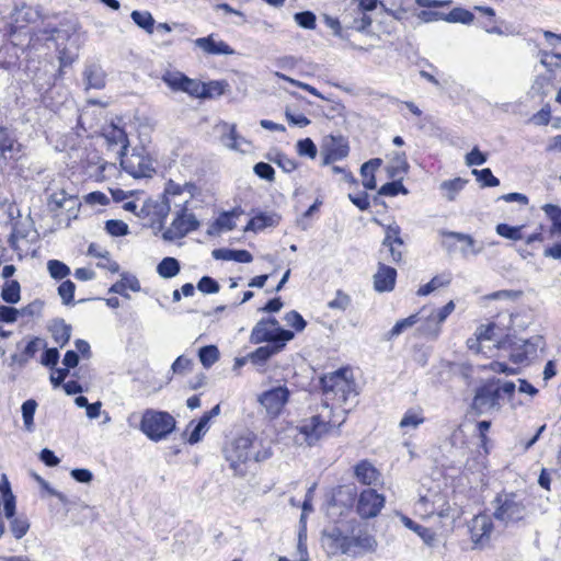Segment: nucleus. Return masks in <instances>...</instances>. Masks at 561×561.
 I'll return each mask as SVG.
<instances>
[{
    "instance_id": "9",
    "label": "nucleus",
    "mask_w": 561,
    "mask_h": 561,
    "mask_svg": "<svg viewBox=\"0 0 561 561\" xmlns=\"http://www.w3.org/2000/svg\"><path fill=\"white\" fill-rule=\"evenodd\" d=\"M289 399V390L285 386H278L264 391L259 396V402L272 419L278 416Z\"/></svg>"
},
{
    "instance_id": "44",
    "label": "nucleus",
    "mask_w": 561,
    "mask_h": 561,
    "mask_svg": "<svg viewBox=\"0 0 561 561\" xmlns=\"http://www.w3.org/2000/svg\"><path fill=\"white\" fill-rule=\"evenodd\" d=\"M542 209L552 221V230L561 233V207L552 204H546Z\"/></svg>"
},
{
    "instance_id": "4",
    "label": "nucleus",
    "mask_w": 561,
    "mask_h": 561,
    "mask_svg": "<svg viewBox=\"0 0 561 561\" xmlns=\"http://www.w3.org/2000/svg\"><path fill=\"white\" fill-rule=\"evenodd\" d=\"M140 431L151 440L168 437L175 428V420L168 412L147 409L141 416Z\"/></svg>"
},
{
    "instance_id": "45",
    "label": "nucleus",
    "mask_w": 561,
    "mask_h": 561,
    "mask_svg": "<svg viewBox=\"0 0 561 561\" xmlns=\"http://www.w3.org/2000/svg\"><path fill=\"white\" fill-rule=\"evenodd\" d=\"M352 299L350 295L339 289L334 299L328 302V307L333 310L345 311L351 306Z\"/></svg>"
},
{
    "instance_id": "19",
    "label": "nucleus",
    "mask_w": 561,
    "mask_h": 561,
    "mask_svg": "<svg viewBox=\"0 0 561 561\" xmlns=\"http://www.w3.org/2000/svg\"><path fill=\"white\" fill-rule=\"evenodd\" d=\"M351 556H357L364 552L374 551L377 541L367 530H359L356 535L350 536Z\"/></svg>"
},
{
    "instance_id": "33",
    "label": "nucleus",
    "mask_w": 561,
    "mask_h": 561,
    "mask_svg": "<svg viewBox=\"0 0 561 561\" xmlns=\"http://www.w3.org/2000/svg\"><path fill=\"white\" fill-rule=\"evenodd\" d=\"M187 76H185L181 71L176 70H167L163 72L161 79L162 81L172 90L182 92L184 83L186 81Z\"/></svg>"
},
{
    "instance_id": "22",
    "label": "nucleus",
    "mask_w": 561,
    "mask_h": 561,
    "mask_svg": "<svg viewBox=\"0 0 561 561\" xmlns=\"http://www.w3.org/2000/svg\"><path fill=\"white\" fill-rule=\"evenodd\" d=\"M389 179H403V175L409 171V163L407 156L402 151H394L391 153L390 161L386 167Z\"/></svg>"
},
{
    "instance_id": "27",
    "label": "nucleus",
    "mask_w": 561,
    "mask_h": 561,
    "mask_svg": "<svg viewBox=\"0 0 561 561\" xmlns=\"http://www.w3.org/2000/svg\"><path fill=\"white\" fill-rule=\"evenodd\" d=\"M83 76L88 89H102L105 85V73L99 65L87 66Z\"/></svg>"
},
{
    "instance_id": "53",
    "label": "nucleus",
    "mask_w": 561,
    "mask_h": 561,
    "mask_svg": "<svg viewBox=\"0 0 561 561\" xmlns=\"http://www.w3.org/2000/svg\"><path fill=\"white\" fill-rule=\"evenodd\" d=\"M294 19L300 27L307 30L316 27V15L311 11L298 12L294 15Z\"/></svg>"
},
{
    "instance_id": "17",
    "label": "nucleus",
    "mask_w": 561,
    "mask_h": 561,
    "mask_svg": "<svg viewBox=\"0 0 561 561\" xmlns=\"http://www.w3.org/2000/svg\"><path fill=\"white\" fill-rule=\"evenodd\" d=\"M195 47H198L207 55H233L234 50L224 41H216L215 35L199 37L194 41Z\"/></svg>"
},
{
    "instance_id": "49",
    "label": "nucleus",
    "mask_w": 561,
    "mask_h": 561,
    "mask_svg": "<svg viewBox=\"0 0 561 561\" xmlns=\"http://www.w3.org/2000/svg\"><path fill=\"white\" fill-rule=\"evenodd\" d=\"M401 229L398 225H389L386 229V236L382 241V245H391V243H398L399 247H403V240L400 237Z\"/></svg>"
},
{
    "instance_id": "37",
    "label": "nucleus",
    "mask_w": 561,
    "mask_h": 561,
    "mask_svg": "<svg viewBox=\"0 0 561 561\" xmlns=\"http://www.w3.org/2000/svg\"><path fill=\"white\" fill-rule=\"evenodd\" d=\"M219 350L215 345L203 346L198 351V357L205 368H210L219 359Z\"/></svg>"
},
{
    "instance_id": "30",
    "label": "nucleus",
    "mask_w": 561,
    "mask_h": 561,
    "mask_svg": "<svg viewBox=\"0 0 561 561\" xmlns=\"http://www.w3.org/2000/svg\"><path fill=\"white\" fill-rule=\"evenodd\" d=\"M324 151L331 152L333 158L341 160L348 154L350 147L343 137L330 136L329 140L324 145Z\"/></svg>"
},
{
    "instance_id": "2",
    "label": "nucleus",
    "mask_w": 561,
    "mask_h": 561,
    "mask_svg": "<svg viewBox=\"0 0 561 561\" xmlns=\"http://www.w3.org/2000/svg\"><path fill=\"white\" fill-rule=\"evenodd\" d=\"M224 456L233 474L244 477L251 461L266 460L272 456V453L267 448H257L252 437L240 436L226 445Z\"/></svg>"
},
{
    "instance_id": "58",
    "label": "nucleus",
    "mask_w": 561,
    "mask_h": 561,
    "mask_svg": "<svg viewBox=\"0 0 561 561\" xmlns=\"http://www.w3.org/2000/svg\"><path fill=\"white\" fill-rule=\"evenodd\" d=\"M67 204L75 205L76 199L72 196L67 197L65 192L55 193L49 198V205H54L55 209L64 208Z\"/></svg>"
},
{
    "instance_id": "12",
    "label": "nucleus",
    "mask_w": 561,
    "mask_h": 561,
    "mask_svg": "<svg viewBox=\"0 0 561 561\" xmlns=\"http://www.w3.org/2000/svg\"><path fill=\"white\" fill-rule=\"evenodd\" d=\"M122 168L134 178H147L154 171L149 158L141 153L119 156Z\"/></svg>"
},
{
    "instance_id": "15",
    "label": "nucleus",
    "mask_w": 561,
    "mask_h": 561,
    "mask_svg": "<svg viewBox=\"0 0 561 561\" xmlns=\"http://www.w3.org/2000/svg\"><path fill=\"white\" fill-rule=\"evenodd\" d=\"M348 540L350 536L344 535L343 531L337 527H333L332 529L323 533V543L333 554L337 552L343 554L351 553Z\"/></svg>"
},
{
    "instance_id": "57",
    "label": "nucleus",
    "mask_w": 561,
    "mask_h": 561,
    "mask_svg": "<svg viewBox=\"0 0 561 561\" xmlns=\"http://www.w3.org/2000/svg\"><path fill=\"white\" fill-rule=\"evenodd\" d=\"M0 144H8L10 146V152L19 151L20 145L18 144L15 135L2 126H0Z\"/></svg>"
},
{
    "instance_id": "60",
    "label": "nucleus",
    "mask_w": 561,
    "mask_h": 561,
    "mask_svg": "<svg viewBox=\"0 0 561 561\" xmlns=\"http://www.w3.org/2000/svg\"><path fill=\"white\" fill-rule=\"evenodd\" d=\"M486 162V154L481 152L478 147H474L469 153L466 156V164L468 167L472 165H482Z\"/></svg>"
},
{
    "instance_id": "39",
    "label": "nucleus",
    "mask_w": 561,
    "mask_h": 561,
    "mask_svg": "<svg viewBox=\"0 0 561 561\" xmlns=\"http://www.w3.org/2000/svg\"><path fill=\"white\" fill-rule=\"evenodd\" d=\"M424 422V416L420 410H408L401 419L399 426L401 428H416Z\"/></svg>"
},
{
    "instance_id": "28",
    "label": "nucleus",
    "mask_w": 561,
    "mask_h": 561,
    "mask_svg": "<svg viewBox=\"0 0 561 561\" xmlns=\"http://www.w3.org/2000/svg\"><path fill=\"white\" fill-rule=\"evenodd\" d=\"M426 309L423 308L420 312L411 314L410 317L405 319H401L396 322L393 328L388 333V339H393L396 336H399L401 333H403L405 330L412 328L416 323H419L421 320L425 318Z\"/></svg>"
},
{
    "instance_id": "48",
    "label": "nucleus",
    "mask_w": 561,
    "mask_h": 561,
    "mask_svg": "<svg viewBox=\"0 0 561 561\" xmlns=\"http://www.w3.org/2000/svg\"><path fill=\"white\" fill-rule=\"evenodd\" d=\"M208 424L209 420L208 417H205L204 415L199 419L198 423L195 425L194 430L192 431L188 443L191 445L196 444L201 440V438L205 435V433L208 431Z\"/></svg>"
},
{
    "instance_id": "18",
    "label": "nucleus",
    "mask_w": 561,
    "mask_h": 561,
    "mask_svg": "<svg viewBox=\"0 0 561 561\" xmlns=\"http://www.w3.org/2000/svg\"><path fill=\"white\" fill-rule=\"evenodd\" d=\"M455 310V304L453 300L447 302L444 307L432 310L428 314H425L426 328L425 332L437 336L439 333V325L447 319V317Z\"/></svg>"
},
{
    "instance_id": "59",
    "label": "nucleus",
    "mask_w": 561,
    "mask_h": 561,
    "mask_svg": "<svg viewBox=\"0 0 561 561\" xmlns=\"http://www.w3.org/2000/svg\"><path fill=\"white\" fill-rule=\"evenodd\" d=\"M194 188H195V185L192 183H185L184 186H181L180 184H176L173 181H170L165 187L164 195L167 197H168V195H181L183 190H187V192L192 196Z\"/></svg>"
},
{
    "instance_id": "38",
    "label": "nucleus",
    "mask_w": 561,
    "mask_h": 561,
    "mask_svg": "<svg viewBox=\"0 0 561 561\" xmlns=\"http://www.w3.org/2000/svg\"><path fill=\"white\" fill-rule=\"evenodd\" d=\"M473 20V13L462 8H455L445 16V21L450 23L470 24Z\"/></svg>"
},
{
    "instance_id": "64",
    "label": "nucleus",
    "mask_w": 561,
    "mask_h": 561,
    "mask_svg": "<svg viewBox=\"0 0 561 561\" xmlns=\"http://www.w3.org/2000/svg\"><path fill=\"white\" fill-rule=\"evenodd\" d=\"M58 359H59V352L56 347H53V348H47L44 352L41 363L44 366L54 367L58 363Z\"/></svg>"
},
{
    "instance_id": "10",
    "label": "nucleus",
    "mask_w": 561,
    "mask_h": 561,
    "mask_svg": "<svg viewBox=\"0 0 561 561\" xmlns=\"http://www.w3.org/2000/svg\"><path fill=\"white\" fill-rule=\"evenodd\" d=\"M385 502V496L376 490H364L358 496L356 512L362 518H374L383 508Z\"/></svg>"
},
{
    "instance_id": "50",
    "label": "nucleus",
    "mask_w": 561,
    "mask_h": 561,
    "mask_svg": "<svg viewBox=\"0 0 561 561\" xmlns=\"http://www.w3.org/2000/svg\"><path fill=\"white\" fill-rule=\"evenodd\" d=\"M105 230L114 237H122L128 233V225L122 220L111 219L105 222Z\"/></svg>"
},
{
    "instance_id": "32",
    "label": "nucleus",
    "mask_w": 561,
    "mask_h": 561,
    "mask_svg": "<svg viewBox=\"0 0 561 561\" xmlns=\"http://www.w3.org/2000/svg\"><path fill=\"white\" fill-rule=\"evenodd\" d=\"M467 181L461 178H455L453 180H447L440 183L439 188L443 192V195L449 202L455 201L456 196L461 192L466 185Z\"/></svg>"
},
{
    "instance_id": "31",
    "label": "nucleus",
    "mask_w": 561,
    "mask_h": 561,
    "mask_svg": "<svg viewBox=\"0 0 561 561\" xmlns=\"http://www.w3.org/2000/svg\"><path fill=\"white\" fill-rule=\"evenodd\" d=\"M278 220H279V218L276 214L261 213L250 219V221L248 222V225L245 227V230L247 231L248 230H252V231L262 230L266 227H272V226L277 225Z\"/></svg>"
},
{
    "instance_id": "1",
    "label": "nucleus",
    "mask_w": 561,
    "mask_h": 561,
    "mask_svg": "<svg viewBox=\"0 0 561 561\" xmlns=\"http://www.w3.org/2000/svg\"><path fill=\"white\" fill-rule=\"evenodd\" d=\"M347 369H339L321 378L323 411L306 420L298 427L296 443L312 446L332 428L340 427L344 423L346 411H342L343 415L340 419L333 413V407H341L350 397L356 396L354 381L347 377Z\"/></svg>"
},
{
    "instance_id": "13",
    "label": "nucleus",
    "mask_w": 561,
    "mask_h": 561,
    "mask_svg": "<svg viewBox=\"0 0 561 561\" xmlns=\"http://www.w3.org/2000/svg\"><path fill=\"white\" fill-rule=\"evenodd\" d=\"M500 400V387L495 386L494 382H489L477 389L472 408L482 414L499 405Z\"/></svg>"
},
{
    "instance_id": "11",
    "label": "nucleus",
    "mask_w": 561,
    "mask_h": 561,
    "mask_svg": "<svg viewBox=\"0 0 561 561\" xmlns=\"http://www.w3.org/2000/svg\"><path fill=\"white\" fill-rule=\"evenodd\" d=\"M440 234L445 238L443 245L448 251L454 250V244L448 241L449 239H455L457 242L461 243L459 250L463 257L469 255H478L484 249L482 243H478L470 234L467 233L442 230Z\"/></svg>"
},
{
    "instance_id": "43",
    "label": "nucleus",
    "mask_w": 561,
    "mask_h": 561,
    "mask_svg": "<svg viewBox=\"0 0 561 561\" xmlns=\"http://www.w3.org/2000/svg\"><path fill=\"white\" fill-rule=\"evenodd\" d=\"M47 268L50 276L55 279H62L70 274V268L58 260H49L47 262Z\"/></svg>"
},
{
    "instance_id": "51",
    "label": "nucleus",
    "mask_w": 561,
    "mask_h": 561,
    "mask_svg": "<svg viewBox=\"0 0 561 561\" xmlns=\"http://www.w3.org/2000/svg\"><path fill=\"white\" fill-rule=\"evenodd\" d=\"M297 152L299 156L314 159L318 150L314 142L310 138H305L297 142Z\"/></svg>"
},
{
    "instance_id": "46",
    "label": "nucleus",
    "mask_w": 561,
    "mask_h": 561,
    "mask_svg": "<svg viewBox=\"0 0 561 561\" xmlns=\"http://www.w3.org/2000/svg\"><path fill=\"white\" fill-rule=\"evenodd\" d=\"M472 173L477 176V180L482 183V186L494 187L500 184V180L493 175L489 168L482 170H473Z\"/></svg>"
},
{
    "instance_id": "7",
    "label": "nucleus",
    "mask_w": 561,
    "mask_h": 561,
    "mask_svg": "<svg viewBox=\"0 0 561 561\" xmlns=\"http://www.w3.org/2000/svg\"><path fill=\"white\" fill-rule=\"evenodd\" d=\"M187 203L188 199H185L182 205H179V209L175 210L171 226L162 233L163 240L171 242L182 239L190 232L199 228L201 222L196 216L187 209Z\"/></svg>"
},
{
    "instance_id": "14",
    "label": "nucleus",
    "mask_w": 561,
    "mask_h": 561,
    "mask_svg": "<svg viewBox=\"0 0 561 561\" xmlns=\"http://www.w3.org/2000/svg\"><path fill=\"white\" fill-rule=\"evenodd\" d=\"M374 289L378 293H389L394 289L397 271L382 262L378 263L377 272L374 274Z\"/></svg>"
},
{
    "instance_id": "3",
    "label": "nucleus",
    "mask_w": 561,
    "mask_h": 561,
    "mask_svg": "<svg viewBox=\"0 0 561 561\" xmlns=\"http://www.w3.org/2000/svg\"><path fill=\"white\" fill-rule=\"evenodd\" d=\"M79 23L76 19H69L45 33L56 42L58 59L61 67H68L78 58L80 36L78 34Z\"/></svg>"
},
{
    "instance_id": "8",
    "label": "nucleus",
    "mask_w": 561,
    "mask_h": 561,
    "mask_svg": "<svg viewBox=\"0 0 561 561\" xmlns=\"http://www.w3.org/2000/svg\"><path fill=\"white\" fill-rule=\"evenodd\" d=\"M350 4L354 5V13L345 12L343 14V22L348 28L358 32L366 31L373 23V20L367 12L375 10L379 5V0H350Z\"/></svg>"
},
{
    "instance_id": "47",
    "label": "nucleus",
    "mask_w": 561,
    "mask_h": 561,
    "mask_svg": "<svg viewBox=\"0 0 561 561\" xmlns=\"http://www.w3.org/2000/svg\"><path fill=\"white\" fill-rule=\"evenodd\" d=\"M36 407H37L36 401L32 400V399L26 400L22 404V416H23L24 425L28 431H31V428L33 426V419H34Z\"/></svg>"
},
{
    "instance_id": "23",
    "label": "nucleus",
    "mask_w": 561,
    "mask_h": 561,
    "mask_svg": "<svg viewBox=\"0 0 561 561\" xmlns=\"http://www.w3.org/2000/svg\"><path fill=\"white\" fill-rule=\"evenodd\" d=\"M221 144L232 150H241V144H245V139L240 137L236 130V125L221 123L219 126Z\"/></svg>"
},
{
    "instance_id": "29",
    "label": "nucleus",
    "mask_w": 561,
    "mask_h": 561,
    "mask_svg": "<svg viewBox=\"0 0 561 561\" xmlns=\"http://www.w3.org/2000/svg\"><path fill=\"white\" fill-rule=\"evenodd\" d=\"M284 348V343L279 345H265L256 348L254 352L248 355V358L251 363L255 365H263L270 359L273 355L279 353Z\"/></svg>"
},
{
    "instance_id": "6",
    "label": "nucleus",
    "mask_w": 561,
    "mask_h": 561,
    "mask_svg": "<svg viewBox=\"0 0 561 561\" xmlns=\"http://www.w3.org/2000/svg\"><path fill=\"white\" fill-rule=\"evenodd\" d=\"M294 333L289 330L282 329L275 318L260 320L251 332L250 340L254 344L268 342L270 345H279L290 341Z\"/></svg>"
},
{
    "instance_id": "35",
    "label": "nucleus",
    "mask_w": 561,
    "mask_h": 561,
    "mask_svg": "<svg viewBox=\"0 0 561 561\" xmlns=\"http://www.w3.org/2000/svg\"><path fill=\"white\" fill-rule=\"evenodd\" d=\"M1 298L7 304H18L21 299V286L18 280H9L7 282L1 291Z\"/></svg>"
},
{
    "instance_id": "21",
    "label": "nucleus",
    "mask_w": 561,
    "mask_h": 561,
    "mask_svg": "<svg viewBox=\"0 0 561 561\" xmlns=\"http://www.w3.org/2000/svg\"><path fill=\"white\" fill-rule=\"evenodd\" d=\"M171 210L170 199L165 195L161 197L159 201H150L146 203L141 209L140 213L145 215H152L157 217L160 221L159 228L161 229L163 227V221L168 217L169 213Z\"/></svg>"
},
{
    "instance_id": "54",
    "label": "nucleus",
    "mask_w": 561,
    "mask_h": 561,
    "mask_svg": "<svg viewBox=\"0 0 561 561\" xmlns=\"http://www.w3.org/2000/svg\"><path fill=\"white\" fill-rule=\"evenodd\" d=\"M76 285L71 280L62 282L58 287V294L65 305L73 300Z\"/></svg>"
},
{
    "instance_id": "24",
    "label": "nucleus",
    "mask_w": 561,
    "mask_h": 561,
    "mask_svg": "<svg viewBox=\"0 0 561 561\" xmlns=\"http://www.w3.org/2000/svg\"><path fill=\"white\" fill-rule=\"evenodd\" d=\"M379 476L378 470L366 460L355 466V477L363 484H376L379 481Z\"/></svg>"
},
{
    "instance_id": "42",
    "label": "nucleus",
    "mask_w": 561,
    "mask_h": 561,
    "mask_svg": "<svg viewBox=\"0 0 561 561\" xmlns=\"http://www.w3.org/2000/svg\"><path fill=\"white\" fill-rule=\"evenodd\" d=\"M205 82L197 79L186 78L182 92L187 93L190 96L203 99L205 96Z\"/></svg>"
},
{
    "instance_id": "26",
    "label": "nucleus",
    "mask_w": 561,
    "mask_h": 561,
    "mask_svg": "<svg viewBox=\"0 0 561 561\" xmlns=\"http://www.w3.org/2000/svg\"><path fill=\"white\" fill-rule=\"evenodd\" d=\"M211 254L216 260L236 261L240 263H250L253 260L252 254L247 250L216 249Z\"/></svg>"
},
{
    "instance_id": "61",
    "label": "nucleus",
    "mask_w": 561,
    "mask_h": 561,
    "mask_svg": "<svg viewBox=\"0 0 561 561\" xmlns=\"http://www.w3.org/2000/svg\"><path fill=\"white\" fill-rule=\"evenodd\" d=\"M43 309V302L39 300H34L27 306L18 309L19 316L21 317H37L41 314Z\"/></svg>"
},
{
    "instance_id": "34",
    "label": "nucleus",
    "mask_w": 561,
    "mask_h": 561,
    "mask_svg": "<svg viewBox=\"0 0 561 561\" xmlns=\"http://www.w3.org/2000/svg\"><path fill=\"white\" fill-rule=\"evenodd\" d=\"M180 263L174 257H164L157 266V272L162 278H172L180 273Z\"/></svg>"
},
{
    "instance_id": "52",
    "label": "nucleus",
    "mask_w": 561,
    "mask_h": 561,
    "mask_svg": "<svg viewBox=\"0 0 561 561\" xmlns=\"http://www.w3.org/2000/svg\"><path fill=\"white\" fill-rule=\"evenodd\" d=\"M405 0H379V5L385 12L397 16L398 13H403Z\"/></svg>"
},
{
    "instance_id": "5",
    "label": "nucleus",
    "mask_w": 561,
    "mask_h": 561,
    "mask_svg": "<svg viewBox=\"0 0 561 561\" xmlns=\"http://www.w3.org/2000/svg\"><path fill=\"white\" fill-rule=\"evenodd\" d=\"M493 516L504 524L518 523L527 515L524 500L516 493H500L493 501Z\"/></svg>"
},
{
    "instance_id": "55",
    "label": "nucleus",
    "mask_w": 561,
    "mask_h": 561,
    "mask_svg": "<svg viewBox=\"0 0 561 561\" xmlns=\"http://www.w3.org/2000/svg\"><path fill=\"white\" fill-rule=\"evenodd\" d=\"M197 289L203 294H216L219 291L220 286L218 282L210 276H203L197 283Z\"/></svg>"
},
{
    "instance_id": "16",
    "label": "nucleus",
    "mask_w": 561,
    "mask_h": 561,
    "mask_svg": "<svg viewBox=\"0 0 561 561\" xmlns=\"http://www.w3.org/2000/svg\"><path fill=\"white\" fill-rule=\"evenodd\" d=\"M493 530V524L488 515H477L470 524L471 539L476 546L489 540Z\"/></svg>"
},
{
    "instance_id": "20",
    "label": "nucleus",
    "mask_w": 561,
    "mask_h": 561,
    "mask_svg": "<svg viewBox=\"0 0 561 561\" xmlns=\"http://www.w3.org/2000/svg\"><path fill=\"white\" fill-rule=\"evenodd\" d=\"M103 136L108 145V148L114 149L118 147V156H124V152L128 149L127 134L123 128L115 125H111L104 129Z\"/></svg>"
},
{
    "instance_id": "56",
    "label": "nucleus",
    "mask_w": 561,
    "mask_h": 561,
    "mask_svg": "<svg viewBox=\"0 0 561 561\" xmlns=\"http://www.w3.org/2000/svg\"><path fill=\"white\" fill-rule=\"evenodd\" d=\"M284 319L287 325L293 327L296 331H302L307 324L301 314L295 310L287 312Z\"/></svg>"
},
{
    "instance_id": "36",
    "label": "nucleus",
    "mask_w": 561,
    "mask_h": 561,
    "mask_svg": "<svg viewBox=\"0 0 561 561\" xmlns=\"http://www.w3.org/2000/svg\"><path fill=\"white\" fill-rule=\"evenodd\" d=\"M130 18L140 28L149 34L153 33L154 19L149 12L135 10L131 12Z\"/></svg>"
},
{
    "instance_id": "63",
    "label": "nucleus",
    "mask_w": 561,
    "mask_h": 561,
    "mask_svg": "<svg viewBox=\"0 0 561 561\" xmlns=\"http://www.w3.org/2000/svg\"><path fill=\"white\" fill-rule=\"evenodd\" d=\"M19 312L16 308L1 305L0 306V322L14 323L18 320Z\"/></svg>"
},
{
    "instance_id": "62",
    "label": "nucleus",
    "mask_w": 561,
    "mask_h": 561,
    "mask_svg": "<svg viewBox=\"0 0 561 561\" xmlns=\"http://www.w3.org/2000/svg\"><path fill=\"white\" fill-rule=\"evenodd\" d=\"M254 172L261 179L273 181L274 180V169L271 164L265 162H259L254 165Z\"/></svg>"
},
{
    "instance_id": "40",
    "label": "nucleus",
    "mask_w": 561,
    "mask_h": 561,
    "mask_svg": "<svg viewBox=\"0 0 561 561\" xmlns=\"http://www.w3.org/2000/svg\"><path fill=\"white\" fill-rule=\"evenodd\" d=\"M522 229L523 226H510L507 224H499L495 227V231L499 236L514 241H518L524 238Z\"/></svg>"
},
{
    "instance_id": "25",
    "label": "nucleus",
    "mask_w": 561,
    "mask_h": 561,
    "mask_svg": "<svg viewBox=\"0 0 561 561\" xmlns=\"http://www.w3.org/2000/svg\"><path fill=\"white\" fill-rule=\"evenodd\" d=\"M48 330L51 333L54 341L64 347L70 340L71 327L67 324L62 319H55L48 325Z\"/></svg>"
},
{
    "instance_id": "41",
    "label": "nucleus",
    "mask_w": 561,
    "mask_h": 561,
    "mask_svg": "<svg viewBox=\"0 0 561 561\" xmlns=\"http://www.w3.org/2000/svg\"><path fill=\"white\" fill-rule=\"evenodd\" d=\"M399 193L404 195L409 193L400 179H392L391 182L383 184L378 191V194L383 196H396Z\"/></svg>"
}]
</instances>
